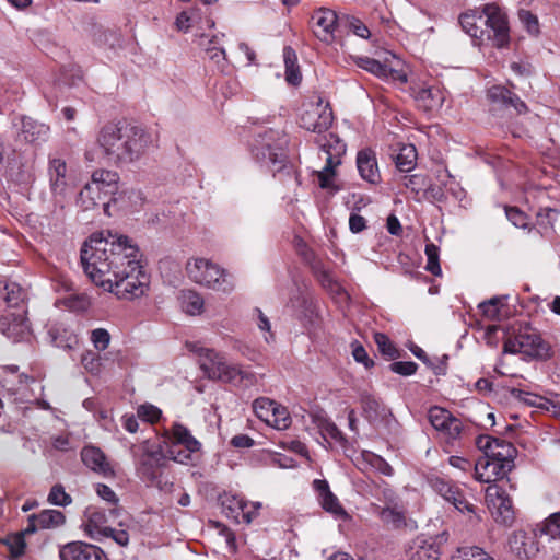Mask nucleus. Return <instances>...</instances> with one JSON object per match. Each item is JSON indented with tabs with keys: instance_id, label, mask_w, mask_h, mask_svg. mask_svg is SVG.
<instances>
[{
	"instance_id": "1",
	"label": "nucleus",
	"mask_w": 560,
	"mask_h": 560,
	"mask_svg": "<svg viewBox=\"0 0 560 560\" xmlns=\"http://www.w3.org/2000/svg\"><path fill=\"white\" fill-rule=\"evenodd\" d=\"M141 257L136 243L110 231L93 233L81 247L83 270L91 281L127 301L139 299L149 290L150 278Z\"/></svg>"
},
{
	"instance_id": "2",
	"label": "nucleus",
	"mask_w": 560,
	"mask_h": 560,
	"mask_svg": "<svg viewBox=\"0 0 560 560\" xmlns=\"http://www.w3.org/2000/svg\"><path fill=\"white\" fill-rule=\"evenodd\" d=\"M151 143V136L130 124H108L97 136V145L110 164L124 165L139 160Z\"/></svg>"
},
{
	"instance_id": "3",
	"label": "nucleus",
	"mask_w": 560,
	"mask_h": 560,
	"mask_svg": "<svg viewBox=\"0 0 560 560\" xmlns=\"http://www.w3.org/2000/svg\"><path fill=\"white\" fill-rule=\"evenodd\" d=\"M462 30L471 37L475 46L505 47L510 42L505 13L495 4H486L481 11L468 10L459 15Z\"/></svg>"
},
{
	"instance_id": "4",
	"label": "nucleus",
	"mask_w": 560,
	"mask_h": 560,
	"mask_svg": "<svg viewBox=\"0 0 560 560\" xmlns=\"http://www.w3.org/2000/svg\"><path fill=\"white\" fill-rule=\"evenodd\" d=\"M122 510L114 506L108 511L96 506H89L84 511L82 528L86 536L96 541L112 538L117 545L126 547L129 544V530L133 526V520L125 515L118 522L120 528H113L109 523L120 517Z\"/></svg>"
},
{
	"instance_id": "5",
	"label": "nucleus",
	"mask_w": 560,
	"mask_h": 560,
	"mask_svg": "<svg viewBox=\"0 0 560 560\" xmlns=\"http://www.w3.org/2000/svg\"><path fill=\"white\" fill-rule=\"evenodd\" d=\"M188 278L206 289L231 294L235 289L234 276L220 264L203 257L191 258L186 264Z\"/></svg>"
},
{
	"instance_id": "6",
	"label": "nucleus",
	"mask_w": 560,
	"mask_h": 560,
	"mask_svg": "<svg viewBox=\"0 0 560 560\" xmlns=\"http://www.w3.org/2000/svg\"><path fill=\"white\" fill-rule=\"evenodd\" d=\"M118 174L112 171L98 170L92 174V179L79 194V203L84 210H90L103 201L107 211L109 203L105 198L116 194L118 189Z\"/></svg>"
},
{
	"instance_id": "7",
	"label": "nucleus",
	"mask_w": 560,
	"mask_h": 560,
	"mask_svg": "<svg viewBox=\"0 0 560 560\" xmlns=\"http://www.w3.org/2000/svg\"><path fill=\"white\" fill-rule=\"evenodd\" d=\"M504 352L523 353L535 359H548L551 355L549 343L529 325L520 326L517 331L505 340Z\"/></svg>"
},
{
	"instance_id": "8",
	"label": "nucleus",
	"mask_w": 560,
	"mask_h": 560,
	"mask_svg": "<svg viewBox=\"0 0 560 560\" xmlns=\"http://www.w3.org/2000/svg\"><path fill=\"white\" fill-rule=\"evenodd\" d=\"M318 144L326 154V165L317 173L318 184L323 189L332 192L338 190L334 185L335 167L341 164V156L346 153V144L332 132L318 140Z\"/></svg>"
},
{
	"instance_id": "9",
	"label": "nucleus",
	"mask_w": 560,
	"mask_h": 560,
	"mask_svg": "<svg viewBox=\"0 0 560 560\" xmlns=\"http://www.w3.org/2000/svg\"><path fill=\"white\" fill-rule=\"evenodd\" d=\"M430 486L434 492L445 501L453 504L458 512L467 515L468 521L471 524H478L481 522V516L478 513L477 508L467 500L465 492L459 486L440 477L432 478L430 480Z\"/></svg>"
},
{
	"instance_id": "10",
	"label": "nucleus",
	"mask_w": 560,
	"mask_h": 560,
	"mask_svg": "<svg viewBox=\"0 0 560 560\" xmlns=\"http://www.w3.org/2000/svg\"><path fill=\"white\" fill-rule=\"evenodd\" d=\"M334 120L329 103L320 97L316 102L303 103L300 114V126L308 131L322 133L329 129Z\"/></svg>"
},
{
	"instance_id": "11",
	"label": "nucleus",
	"mask_w": 560,
	"mask_h": 560,
	"mask_svg": "<svg viewBox=\"0 0 560 560\" xmlns=\"http://www.w3.org/2000/svg\"><path fill=\"white\" fill-rule=\"evenodd\" d=\"M171 440L172 445L167 451L168 456L179 464H188L191 459V454L201 448V443L182 423H174L172 425Z\"/></svg>"
},
{
	"instance_id": "12",
	"label": "nucleus",
	"mask_w": 560,
	"mask_h": 560,
	"mask_svg": "<svg viewBox=\"0 0 560 560\" xmlns=\"http://www.w3.org/2000/svg\"><path fill=\"white\" fill-rule=\"evenodd\" d=\"M486 502L495 523L504 526L513 525L515 521L513 502L502 487L489 485L486 489Z\"/></svg>"
},
{
	"instance_id": "13",
	"label": "nucleus",
	"mask_w": 560,
	"mask_h": 560,
	"mask_svg": "<svg viewBox=\"0 0 560 560\" xmlns=\"http://www.w3.org/2000/svg\"><path fill=\"white\" fill-rule=\"evenodd\" d=\"M287 140L279 131L269 130L256 139L253 152L257 159L267 160L279 170L284 161L283 149Z\"/></svg>"
},
{
	"instance_id": "14",
	"label": "nucleus",
	"mask_w": 560,
	"mask_h": 560,
	"mask_svg": "<svg viewBox=\"0 0 560 560\" xmlns=\"http://www.w3.org/2000/svg\"><path fill=\"white\" fill-rule=\"evenodd\" d=\"M338 26V15L328 8L316 9L311 15V30L314 36L325 44L335 40V32Z\"/></svg>"
},
{
	"instance_id": "15",
	"label": "nucleus",
	"mask_w": 560,
	"mask_h": 560,
	"mask_svg": "<svg viewBox=\"0 0 560 560\" xmlns=\"http://www.w3.org/2000/svg\"><path fill=\"white\" fill-rule=\"evenodd\" d=\"M429 421L435 430L443 434L448 443L459 439L464 430L462 421L441 407L430 408Z\"/></svg>"
},
{
	"instance_id": "16",
	"label": "nucleus",
	"mask_w": 560,
	"mask_h": 560,
	"mask_svg": "<svg viewBox=\"0 0 560 560\" xmlns=\"http://www.w3.org/2000/svg\"><path fill=\"white\" fill-rule=\"evenodd\" d=\"M222 506L228 517L236 523L249 524L261 508L260 502H248L237 495H225L222 500Z\"/></svg>"
},
{
	"instance_id": "17",
	"label": "nucleus",
	"mask_w": 560,
	"mask_h": 560,
	"mask_svg": "<svg viewBox=\"0 0 560 560\" xmlns=\"http://www.w3.org/2000/svg\"><path fill=\"white\" fill-rule=\"evenodd\" d=\"M477 447L483 452L485 456H489L490 458H495L497 460H501L514 466V458L516 455V448L510 442H506L501 439L492 438L490 435H479L476 439Z\"/></svg>"
},
{
	"instance_id": "18",
	"label": "nucleus",
	"mask_w": 560,
	"mask_h": 560,
	"mask_svg": "<svg viewBox=\"0 0 560 560\" xmlns=\"http://www.w3.org/2000/svg\"><path fill=\"white\" fill-rule=\"evenodd\" d=\"M510 551L520 559H530L539 552L537 535L533 530L518 529L508 540Z\"/></svg>"
},
{
	"instance_id": "19",
	"label": "nucleus",
	"mask_w": 560,
	"mask_h": 560,
	"mask_svg": "<svg viewBox=\"0 0 560 560\" xmlns=\"http://www.w3.org/2000/svg\"><path fill=\"white\" fill-rule=\"evenodd\" d=\"M60 560H108L102 548L84 541H71L59 550Z\"/></svg>"
},
{
	"instance_id": "20",
	"label": "nucleus",
	"mask_w": 560,
	"mask_h": 560,
	"mask_svg": "<svg viewBox=\"0 0 560 560\" xmlns=\"http://www.w3.org/2000/svg\"><path fill=\"white\" fill-rule=\"evenodd\" d=\"M512 468L509 460L503 463L483 455L475 465V476L480 482L493 485V481L504 478Z\"/></svg>"
},
{
	"instance_id": "21",
	"label": "nucleus",
	"mask_w": 560,
	"mask_h": 560,
	"mask_svg": "<svg viewBox=\"0 0 560 560\" xmlns=\"http://www.w3.org/2000/svg\"><path fill=\"white\" fill-rule=\"evenodd\" d=\"M313 489L317 492L320 506L336 520L348 521L350 515L340 504L338 498L330 491L329 485L324 479H315Z\"/></svg>"
},
{
	"instance_id": "22",
	"label": "nucleus",
	"mask_w": 560,
	"mask_h": 560,
	"mask_svg": "<svg viewBox=\"0 0 560 560\" xmlns=\"http://www.w3.org/2000/svg\"><path fill=\"white\" fill-rule=\"evenodd\" d=\"M186 347L189 351L198 354L200 368L209 378L215 380L220 375V371L225 363L221 353L195 342H186Z\"/></svg>"
},
{
	"instance_id": "23",
	"label": "nucleus",
	"mask_w": 560,
	"mask_h": 560,
	"mask_svg": "<svg viewBox=\"0 0 560 560\" xmlns=\"http://www.w3.org/2000/svg\"><path fill=\"white\" fill-rule=\"evenodd\" d=\"M81 460L86 468L102 477L108 478L115 475L106 455L96 446H84L81 451Z\"/></svg>"
},
{
	"instance_id": "24",
	"label": "nucleus",
	"mask_w": 560,
	"mask_h": 560,
	"mask_svg": "<svg viewBox=\"0 0 560 560\" xmlns=\"http://www.w3.org/2000/svg\"><path fill=\"white\" fill-rule=\"evenodd\" d=\"M50 135L48 125L33 119L31 117H23L21 121V129L19 137L22 141L38 145L46 142Z\"/></svg>"
},
{
	"instance_id": "25",
	"label": "nucleus",
	"mask_w": 560,
	"mask_h": 560,
	"mask_svg": "<svg viewBox=\"0 0 560 560\" xmlns=\"http://www.w3.org/2000/svg\"><path fill=\"white\" fill-rule=\"evenodd\" d=\"M215 380L230 383L235 386L249 387L257 383L256 375L249 371L242 370L240 366L229 364L226 361Z\"/></svg>"
},
{
	"instance_id": "26",
	"label": "nucleus",
	"mask_w": 560,
	"mask_h": 560,
	"mask_svg": "<svg viewBox=\"0 0 560 560\" xmlns=\"http://www.w3.org/2000/svg\"><path fill=\"white\" fill-rule=\"evenodd\" d=\"M357 167L362 179L370 184H377L381 180V174L377 166L375 153L370 149H364L357 154Z\"/></svg>"
},
{
	"instance_id": "27",
	"label": "nucleus",
	"mask_w": 560,
	"mask_h": 560,
	"mask_svg": "<svg viewBox=\"0 0 560 560\" xmlns=\"http://www.w3.org/2000/svg\"><path fill=\"white\" fill-rule=\"evenodd\" d=\"M50 187L55 195L63 196L67 191V165L61 159H52L49 162Z\"/></svg>"
},
{
	"instance_id": "28",
	"label": "nucleus",
	"mask_w": 560,
	"mask_h": 560,
	"mask_svg": "<svg viewBox=\"0 0 560 560\" xmlns=\"http://www.w3.org/2000/svg\"><path fill=\"white\" fill-rule=\"evenodd\" d=\"M416 101L424 110H436L445 101V93L439 86L420 89L416 94Z\"/></svg>"
},
{
	"instance_id": "29",
	"label": "nucleus",
	"mask_w": 560,
	"mask_h": 560,
	"mask_svg": "<svg viewBox=\"0 0 560 560\" xmlns=\"http://www.w3.org/2000/svg\"><path fill=\"white\" fill-rule=\"evenodd\" d=\"M440 546L433 539L417 538L411 548L410 560H439Z\"/></svg>"
},
{
	"instance_id": "30",
	"label": "nucleus",
	"mask_w": 560,
	"mask_h": 560,
	"mask_svg": "<svg viewBox=\"0 0 560 560\" xmlns=\"http://www.w3.org/2000/svg\"><path fill=\"white\" fill-rule=\"evenodd\" d=\"M49 337L54 346L65 349L72 350L78 347L79 338L71 330H68L60 326L51 327L48 331Z\"/></svg>"
},
{
	"instance_id": "31",
	"label": "nucleus",
	"mask_w": 560,
	"mask_h": 560,
	"mask_svg": "<svg viewBox=\"0 0 560 560\" xmlns=\"http://www.w3.org/2000/svg\"><path fill=\"white\" fill-rule=\"evenodd\" d=\"M360 457L362 459L361 464L364 465L363 468L371 467L384 476H393V467L380 455L370 451H362Z\"/></svg>"
},
{
	"instance_id": "32",
	"label": "nucleus",
	"mask_w": 560,
	"mask_h": 560,
	"mask_svg": "<svg viewBox=\"0 0 560 560\" xmlns=\"http://www.w3.org/2000/svg\"><path fill=\"white\" fill-rule=\"evenodd\" d=\"M417 150L413 144L402 145L396 155V166L400 172H410L416 166Z\"/></svg>"
},
{
	"instance_id": "33",
	"label": "nucleus",
	"mask_w": 560,
	"mask_h": 560,
	"mask_svg": "<svg viewBox=\"0 0 560 560\" xmlns=\"http://www.w3.org/2000/svg\"><path fill=\"white\" fill-rule=\"evenodd\" d=\"M182 306L184 311L189 315L201 314L205 305L203 298L196 291H184L182 293Z\"/></svg>"
},
{
	"instance_id": "34",
	"label": "nucleus",
	"mask_w": 560,
	"mask_h": 560,
	"mask_svg": "<svg viewBox=\"0 0 560 560\" xmlns=\"http://www.w3.org/2000/svg\"><path fill=\"white\" fill-rule=\"evenodd\" d=\"M355 63L359 68L380 78H387L392 72L385 63L370 57H358Z\"/></svg>"
},
{
	"instance_id": "35",
	"label": "nucleus",
	"mask_w": 560,
	"mask_h": 560,
	"mask_svg": "<svg viewBox=\"0 0 560 560\" xmlns=\"http://www.w3.org/2000/svg\"><path fill=\"white\" fill-rule=\"evenodd\" d=\"M40 528L57 527L65 523L66 517L62 512L57 510H45L37 515H33Z\"/></svg>"
},
{
	"instance_id": "36",
	"label": "nucleus",
	"mask_w": 560,
	"mask_h": 560,
	"mask_svg": "<svg viewBox=\"0 0 560 560\" xmlns=\"http://www.w3.org/2000/svg\"><path fill=\"white\" fill-rule=\"evenodd\" d=\"M451 560H494V559L482 548L472 546V547L458 548L456 550V552L452 556Z\"/></svg>"
},
{
	"instance_id": "37",
	"label": "nucleus",
	"mask_w": 560,
	"mask_h": 560,
	"mask_svg": "<svg viewBox=\"0 0 560 560\" xmlns=\"http://www.w3.org/2000/svg\"><path fill=\"white\" fill-rule=\"evenodd\" d=\"M278 402L272 399L260 397L257 398L253 402V409L255 415L268 425L270 423V417H272V412H275V408Z\"/></svg>"
},
{
	"instance_id": "38",
	"label": "nucleus",
	"mask_w": 560,
	"mask_h": 560,
	"mask_svg": "<svg viewBox=\"0 0 560 560\" xmlns=\"http://www.w3.org/2000/svg\"><path fill=\"white\" fill-rule=\"evenodd\" d=\"M26 298L25 290L15 282H8L3 288V299L9 306H19Z\"/></svg>"
},
{
	"instance_id": "39",
	"label": "nucleus",
	"mask_w": 560,
	"mask_h": 560,
	"mask_svg": "<svg viewBox=\"0 0 560 560\" xmlns=\"http://www.w3.org/2000/svg\"><path fill=\"white\" fill-rule=\"evenodd\" d=\"M438 179L444 189L456 199H460L464 196V189L455 180L454 176L448 172V170L443 168L439 171Z\"/></svg>"
},
{
	"instance_id": "40",
	"label": "nucleus",
	"mask_w": 560,
	"mask_h": 560,
	"mask_svg": "<svg viewBox=\"0 0 560 560\" xmlns=\"http://www.w3.org/2000/svg\"><path fill=\"white\" fill-rule=\"evenodd\" d=\"M81 364L92 375H98L103 371L102 357L92 350H86L82 353Z\"/></svg>"
},
{
	"instance_id": "41",
	"label": "nucleus",
	"mask_w": 560,
	"mask_h": 560,
	"mask_svg": "<svg viewBox=\"0 0 560 560\" xmlns=\"http://www.w3.org/2000/svg\"><path fill=\"white\" fill-rule=\"evenodd\" d=\"M503 304V298L493 296L488 301L479 303L478 308L486 318L495 320L500 317V310Z\"/></svg>"
},
{
	"instance_id": "42",
	"label": "nucleus",
	"mask_w": 560,
	"mask_h": 560,
	"mask_svg": "<svg viewBox=\"0 0 560 560\" xmlns=\"http://www.w3.org/2000/svg\"><path fill=\"white\" fill-rule=\"evenodd\" d=\"M401 180L402 185L416 196L424 192L428 187V177L424 174L405 175Z\"/></svg>"
},
{
	"instance_id": "43",
	"label": "nucleus",
	"mask_w": 560,
	"mask_h": 560,
	"mask_svg": "<svg viewBox=\"0 0 560 560\" xmlns=\"http://www.w3.org/2000/svg\"><path fill=\"white\" fill-rule=\"evenodd\" d=\"M156 465L151 454H143L138 463L137 470L139 475L148 481H153L156 478Z\"/></svg>"
},
{
	"instance_id": "44",
	"label": "nucleus",
	"mask_w": 560,
	"mask_h": 560,
	"mask_svg": "<svg viewBox=\"0 0 560 560\" xmlns=\"http://www.w3.org/2000/svg\"><path fill=\"white\" fill-rule=\"evenodd\" d=\"M269 425L277 430L288 429L291 425V417L288 409L277 404L275 412H272V417H270Z\"/></svg>"
},
{
	"instance_id": "45",
	"label": "nucleus",
	"mask_w": 560,
	"mask_h": 560,
	"mask_svg": "<svg viewBox=\"0 0 560 560\" xmlns=\"http://www.w3.org/2000/svg\"><path fill=\"white\" fill-rule=\"evenodd\" d=\"M380 517L384 523L390 524L394 527H400L405 524V512L396 506L384 508L380 513Z\"/></svg>"
},
{
	"instance_id": "46",
	"label": "nucleus",
	"mask_w": 560,
	"mask_h": 560,
	"mask_svg": "<svg viewBox=\"0 0 560 560\" xmlns=\"http://www.w3.org/2000/svg\"><path fill=\"white\" fill-rule=\"evenodd\" d=\"M218 36H213L209 40V47L206 48V54L210 60L214 61L218 67L223 70L226 63V54L222 47L217 46Z\"/></svg>"
},
{
	"instance_id": "47",
	"label": "nucleus",
	"mask_w": 560,
	"mask_h": 560,
	"mask_svg": "<svg viewBox=\"0 0 560 560\" xmlns=\"http://www.w3.org/2000/svg\"><path fill=\"white\" fill-rule=\"evenodd\" d=\"M427 266L425 269L434 276L442 273L440 261H439V247L433 243L425 245Z\"/></svg>"
},
{
	"instance_id": "48",
	"label": "nucleus",
	"mask_w": 560,
	"mask_h": 560,
	"mask_svg": "<svg viewBox=\"0 0 560 560\" xmlns=\"http://www.w3.org/2000/svg\"><path fill=\"white\" fill-rule=\"evenodd\" d=\"M48 502L52 505L67 506L71 504L72 499L62 485H55L48 494Z\"/></svg>"
},
{
	"instance_id": "49",
	"label": "nucleus",
	"mask_w": 560,
	"mask_h": 560,
	"mask_svg": "<svg viewBox=\"0 0 560 560\" xmlns=\"http://www.w3.org/2000/svg\"><path fill=\"white\" fill-rule=\"evenodd\" d=\"M361 402L365 418L370 422L376 421L380 417V402L369 395L362 396Z\"/></svg>"
},
{
	"instance_id": "50",
	"label": "nucleus",
	"mask_w": 560,
	"mask_h": 560,
	"mask_svg": "<svg viewBox=\"0 0 560 560\" xmlns=\"http://www.w3.org/2000/svg\"><path fill=\"white\" fill-rule=\"evenodd\" d=\"M374 341L377 345L380 352L383 353L384 355L390 359H395L396 357H398L397 349L385 334L376 332L374 335Z\"/></svg>"
},
{
	"instance_id": "51",
	"label": "nucleus",
	"mask_w": 560,
	"mask_h": 560,
	"mask_svg": "<svg viewBox=\"0 0 560 560\" xmlns=\"http://www.w3.org/2000/svg\"><path fill=\"white\" fill-rule=\"evenodd\" d=\"M518 19L530 35H537L539 33L538 19L530 11L524 9L520 10Z\"/></svg>"
},
{
	"instance_id": "52",
	"label": "nucleus",
	"mask_w": 560,
	"mask_h": 560,
	"mask_svg": "<svg viewBox=\"0 0 560 560\" xmlns=\"http://www.w3.org/2000/svg\"><path fill=\"white\" fill-rule=\"evenodd\" d=\"M91 341L97 351H104L109 346L110 335L104 328H96L91 331Z\"/></svg>"
},
{
	"instance_id": "53",
	"label": "nucleus",
	"mask_w": 560,
	"mask_h": 560,
	"mask_svg": "<svg viewBox=\"0 0 560 560\" xmlns=\"http://www.w3.org/2000/svg\"><path fill=\"white\" fill-rule=\"evenodd\" d=\"M511 91L504 86L495 85L489 89L488 97L493 103L501 104L503 106L508 105V102L511 100Z\"/></svg>"
},
{
	"instance_id": "54",
	"label": "nucleus",
	"mask_w": 560,
	"mask_h": 560,
	"mask_svg": "<svg viewBox=\"0 0 560 560\" xmlns=\"http://www.w3.org/2000/svg\"><path fill=\"white\" fill-rule=\"evenodd\" d=\"M542 533L552 537H560V512L552 513L544 522Z\"/></svg>"
},
{
	"instance_id": "55",
	"label": "nucleus",
	"mask_w": 560,
	"mask_h": 560,
	"mask_svg": "<svg viewBox=\"0 0 560 560\" xmlns=\"http://www.w3.org/2000/svg\"><path fill=\"white\" fill-rule=\"evenodd\" d=\"M253 316L255 317L257 327L261 330L268 334V336H265V340L269 342L273 339V334L271 331V324L269 318L261 312L259 308L254 310Z\"/></svg>"
},
{
	"instance_id": "56",
	"label": "nucleus",
	"mask_w": 560,
	"mask_h": 560,
	"mask_svg": "<svg viewBox=\"0 0 560 560\" xmlns=\"http://www.w3.org/2000/svg\"><path fill=\"white\" fill-rule=\"evenodd\" d=\"M347 25L353 34H355L357 36H359L361 38L366 39L371 35V32L368 28V26L358 18L348 16Z\"/></svg>"
},
{
	"instance_id": "57",
	"label": "nucleus",
	"mask_w": 560,
	"mask_h": 560,
	"mask_svg": "<svg viewBox=\"0 0 560 560\" xmlns=\"http://www.w3.org/2000/svg\"><path fill=\"white\" fill-rule=\"evenodd\" d=\"M161 410L153 405H141L138 408L137 415L140 419L147 422H154L160 419Z\"/></svg>"
},
{
	"instance_id": "58",
	"label": "nucleus",
	"mask_w": 560,
	"mask_h": 560,
	"mask_svg": "<svg viewBox=\"0 0 560 560\" xmlns=\"http://www.w3.org/2000/svg\"><path fill=\"white\" fill-rule=\"evenodd\" d=\"M319 429L324 435V438H330L336 442L343 441V436L341 431L337 428V425L328 420H324L319 424Z\"/></svg>"
},
{
	"instance_id": "59",
	"label": "nucleus",
	"mask_w": 560,
	"mask_h": 560,
	"mask_svg": "<svg viewBox=\"0 0 560 560\" xmlns=\"http://www.w3.org/2000/svg\"><path fill=\"white\" fill-rule=\"evenodd\" d=\"M417 363L412 361H397L393 362L389 365V369L392 372L397 373L399 375L409 376L416 373L417 371Z\"/></svg>"
},
{
	"instance_id": "60",
	"label": "nucleus",
	"mask_w": 560,
	"mask_h": 560,
	"mask_svg": "<svg viewBox=\"0 0 560 560\" xmlns=\"http://www.w3.org/2000/svg\"><path fill=\"white\" fill-rule=\"evenodd\" d=\"M351 348H352L353 359L357 362L362 363L366 369L374 365L373 360H371L369 358V354L362 345H360L358 341H355V342L351 343Z\"/></svg>"
},
{
	"instance_id": "61",
	"label": "nucleus",
	"mask_w": 560,
	"mask_h": 560,
	"mask_svg": "<svg viewBox=\"0 0 560 560\" xmlns=\"http://www.w3.org/2000/svg\"><path fill=\"white\" fill-rule=\"evenodd\" d=\"M505 214L506 218L511 221V223L516 228L525 229L527 226L526 214L518 210L517 208H505Z\"/></svg>"
},
{
	"instance_id": "62",
	"label": "nucleus",
	"mask_w": 560,
	"mask_h": 560,
	"mask_svg": "<svg viewBox=\"0 0 560 560\" xmlns=\"http://www.w3.org/2000/svg\"><path fill=\"white\" fill-rule=\"evenodd\" d=\"M511 393L514 397L525 401L529 406H540L541 405L540 402H538L539 400H541V397H539L535 394L524 392L522 389H516V388H513L511 390Z\"/></svg>"
},
{
	"instance_id": "63",
	"label": "nucleus",
	"mask_w": 560,
	"mask_h": 560,
	"mask_svg": "<svg viewBox=\"0 0 560 560\" xmlns=\"http://www.w3.org/2000/svg\"><path fill=\"white\" fill-rule=\"evenodd\" d=\"M366 228V220L357 213H351L349 218V229L352 233H360Z\"/></svg>"
},
{
	"instance_id": "64",
	"label": "nucleus",
	"mask_w": 560,
	"mask_h": 560,
	"mask_svg": "<svg viewBox=\"0 0 560 560\" xmlns=\"http://www.w3.org/2000/svg\"><path fill=\"white\" fill-rule=\"evenodd\" d=\"M96 492L98 497H101L103 500L116 504L118 502V498L116 493L106 485L98 483L96 486Z\"/></svg>"
}]
</instances>
